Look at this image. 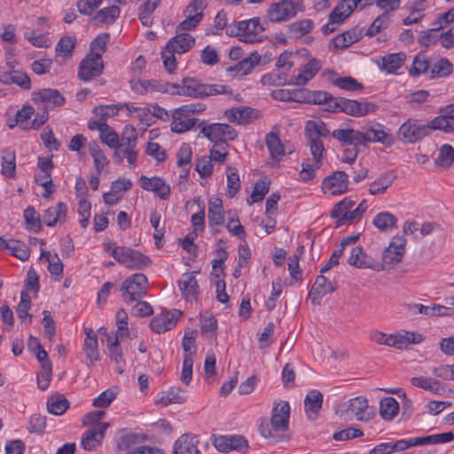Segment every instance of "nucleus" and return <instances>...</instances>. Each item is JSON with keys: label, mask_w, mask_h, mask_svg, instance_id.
<instances>
[{"label": "nucleus", "mask_w": 454, "mask_h": 454, "mask_svg": "<svg viewBox=\"0 0 454 454\" xmlns=\"http://www.w3.org/2000/svg\"><path fill=\"white\" fill-rule=\"evenodd\" d=\"M290 406L286 402H280L275 405L270 423L260 426L261 434L273 441H277L278 433L286 431L289 422Z\"/></svg>", "instance_id": "nucleus-3"}, {"label": "nucleus", "mask_w": 454, "mask_h": 454, "mask_svg": "<svg viewBox=\"0 0 454 454\" xmlns=\"http://www.w3.org/2000/svg\"><path fill=\"white\" fill-rule=\"evenodd\" d=\"M399 409V403L394 397H384L380 402V415L385 420H392Z\"/></svg>", "instance_id": "nucleus-43"}, {"label": "nucleus", "mask_w": 454, "mask_h": 454, "mask_svg": "<svg viewBox=\"0 0 454 454\" xmlns=\"http://www.w3.org/2000/svg\"><path fill=\"white\" fill-rule=\"evenodd\" d=\"M348 263L357 268H369L378 271L384 270L382 264L364 253L361 247L352 248Z\"/></svg>", "instance_id": "nucleus-17"}, {"label": "nucleus", "mask_w": 454, "mask_h": 454, "mask_svg": "<svg viewBox=\"0 0 454 454\" xmlns=\"http://www.w3.org/2000/svg\"><path fill=\"white\" fill-rule=\"evenodd\" d=\"M172 121L170 129L175 133H184L192 129L199 121L196 118H191L188 114H183L180 107L171 111Z\"/></svg>", "instance_id": "nucleus-24"}, {"label": "nucleus", "mask_w": 454, "mask_h": 454, "mask_svg": "<svg viewBox=\"0 0 454 454\" xmlns=\"http://www.w3.org/2000/svg\"><path fill=\"white\" fill-rule=\"evenodd\" d=\"M115 261L129 270H142L151 264L147 255L125 247H115Z\"/></svg>", "instance_id": "nucleus-7"}, {"label": "nucleus", "mask_w": 454, "mask_h": 454, "mask_svg": "<svg viewBox=\"0 0 454 454\" xmlns=\"http://www.w3.org/2000/svg\"><path fill=\"white\" fill-rule=\"evenodd\" d=\"M86 339L84 341V348L86 356L90 361L98 359V340L94 331L90 328L85 329Z\"/></svg>", "instance_id": "nucleus-51"}, {"label": "nucleus", "mask_w": 454, "mask_h": 454, "mask_svg": "<svg viewBox=\"0 0 454 454\" xmlns=\"http://www.w3.org/2000/svg\"><path fill=\"white\" fill-rule=\"evenodd\" d=\"M148 440V436L145 434L128 433L121 435L117 442V449L121 451H129L131 446L145 442Z\"/></svg>", "instance_id": "nucleus-44"}, {"label": "nucleus", "mask_w": 454, "mask_h": 454, "mask_svg": "<svg viewBox=\"0 0 454 454\" xmlns=\"http://www.w3.org/2000/svg\"><path fill=\"white\" fill-rule=\"evenodd\" d=\"M41 256L49 262L48 270L51 275L59 276L62 274L64 266L56 253L52 254L50 251H43Z\"/></svg>", "instance_id": "nucleus-57"}, {"label": "nucleus", "mask_w": 454, "mask_h": 454, "mask_svg": "<svg viewBox=\"0 0 454 454\" xmlns=\"http://www.w3.org/2000/svg\"><path fill=\"white\" fill-rule=\"evenodd\" d=\"M333 138L346 145H364V137L362 131L354 129H337L332 132Z\"/></svg>", "instance_id": "nucleus-27"}, {"label": "nucleus", "mask_w": 454, "mask_h": 454, "mask_svg": "<svg viewBox=\"0 0 454 454\" xmlns=\"http://www.w3.org/2000/svg\"><path fill=\"white\" fill-rule=\"evenodd\" d=\"M139 184L143 189L153 192L162 200H166L169 196L170 187L160 177L153 176L149 178L142 176L139 179Z\"/></svg>", "instance_id": "nucleus-22"}, {"label": "nucleus", "mask_w": 454, "mask_h": 454, "mask_svg": "<svg viewBox=\"0 0 454 454\" xmlns=\"http://www.w3.org/2000/svg\"><path fill=\"white\" fill-rule=\"evenodd\" d=\"M104 437L102 431L88 429L81 438V446L86 451L95 450L101 444Z\"/></svg>", "instance_id": "nucleus-42"}, {"label": "nucleus", "mask_w": 454, "mask_h": 454, "mask_svg": "<svg viewBox=\"0 0 454 454\" xmlns=\"http://www.w3.org/2000/svg\"><path fill=\"white\" fill-rule=\"evenodd\" d=\"M372 223L380 231H388L396 228L397 218L389 212H380L374 216Z\"/></svg>", "instance_id": "nucleus-45"}, {"label": "nucleus", "mask_w": 454, "mask_h": 454, "mask_svg": "<svg viewBox=\"0 0 454 454\" xmlns=\"http://www.w3.org/2000/svg\"><path fill=\"white\" fill-rule=\"evenodd\" d=\"M322 189L325 193L340 195L348 191V175L344 171H335L323 180Z\"/></svg>", "instance_id": "nucleus-14"}, {"label": "nucleus", "mask_w": 454, "mask_h": 454, "mask_svg": "<svg viewBox=\"0 0 454 454\" xmlns=\"http://www.w3.org/2000/svg\"><path fill=\"white\" fill-rule=\"evenodd\" d=\"M382 126L380 123H376L374 126L367 129L365 131H362L364 138V145L367 143H381L385 145H391L394 143L393 137L383 130Z\"/></svg>", "instance_id": "nucleus-29"}, {"label": "nucleus", "mask_w": 454, "mask_h": 454, "mask_svg": "<svg viewBox=\"0 0 454 454\" xmlns=\"http://www.w3.org/2000/svg\"><path fill=\"white\" fill-rule=\"evenodd\" d=\"M228 144H214L213 147L209 151V158L211 160L223 163L225 161L228 156Z\"/></svg>", "instance_id": "nucleus-64"}, {"label": "nucleus", "mask_w": 454, "mask_h": 454, "mask_svg": "<svg viewBox=\"0 0 454 454\" xmlns=\"http://www.w3.org/2000/svg\"><path fill=\"white\" fill-rule=\"evenodd\" d=\"M337 106L340 107V112H343L352 116H358L359 102L356 100L340 98L337 101Z\"/></svg>", "instance_id": "nucleus-63"}, {"label": "nucleus", "mask_w": 454, "mask_h": 454, "mask_svg": "<svg viewBox=\"0 0 454 454\" xmlns=\"http://www.w3.org/2000/svg\"><path fill=\"white\" fill-rule=\"evenodd\" d=\"M129 317L124 309H119L115 314V355L121 356L119 351V341H129L137 336V330L133 327L129 328Z\"/></svg>", "instance_id": "nucleus-12"}, {"label": "nucleus", "mask_w": 454, "mask_h": 454, "mask_svg": "<svg viewBox=\"0 0 454 454\" xmlns=\"http://www.w3.org/2000/svg\"><path fill=\"white\" fill-rule=\"evenodd\" d=\"M321 62L318 59H312L306 65L299 69V73L294 75L289 84L302 86L308 83L320 70Z\"/></svg>", "instance_id": "nucleus-20"}, {"label": "nucleus", "mask_w": 454, "mask_h": 454, "mask_svg": "<svg viewBox=\"0 0 454 454\" xmlns=\"http://www.w3.org/2000/svg\"><path fill=\"white\" fill-rule=\"evenodd\" d=\"M106 416V413L104 410L88 412L82 419V425L90 427V430L102 431V434H105L106 429L111 427L110 422L104 420Z\"/></svg>", "instance_id": "nucleus-25"}, {"label": "nucleus", "mask_w": 454, "mask_h": 454, "mask_svg": "<svg viewBox=\"0 0 454 454\" xmlns=\"http://www.w3.org/2000/svg\"><path fill=\"white\" fill-rule=\"evenodd\" d=\"M103 70L102 57L98 53H88L79 65L77 76L83 82H90L94 77L101 75Z\"/></svg>", "instance_id": "nucleus-11"}, {"label": "nucleus", "mask_w": 454, "mask_h": 454, "mask_svg": "<svg viewBox=\"0 0 454 454\" xmlns=\"http://www.w3.org/2000/svg\"><path fill=\"white\" fill-rule=\"evenodd\" d=\"M405 59L403 52L386 55L382 58V68L387 73H394L403 65Z\"/></svg>", "instance_id": "nucleus-49"}, {"label": "nucleus", "mask_w": 454, "mask_h": 454, "mask_svg": "<svg viewBox=\"0 0 454 454\" xmlns=\"http://www.w3.org/2000/svg\"><path fill=\"white\" fill-rule=\"evenodd\" d=\"M32 100L35 104L44 103L45 107L53 109L65 103V98L55 89H42L32 93Z\"/></svg>", "instance_id": "nucleus-16"}, {"label": "nucleus", "mask_w": 454, "mask_h": 454, "mask_svg": "<svg viewBox=\"0 0 454 454\" xmlns=\"http://www.w3.org/2000/svg\"><path fill=\"white\" fill-rule=\"evenodd\" d=\"M161 0H146L139 8L138 18L145 27H151L153 24L152 14L159 6Z\"/></svg>", "instance_id": "nucleus-48"}, {"label": "nucleus", "mask_w": 454, "mask_h": 454, "mask_svg": "<svg viewBox=\"0 0 454 454\" xmlns=\"http://www.w3.org/2000/svg\"><path fill=\"white\" fill-rule=\"evenodd\" d=\"M395 176L392 173H383L374 182L370 184L369 192L372 195H380L386 192V190L392 184Z\"/></svg>", "instance_id": "nucleus-46"}, {"label": "nucleus", "mask_w": 454, "mask_h": 454, "mask_svg": "<svg viewBox=\"0 0 454 454\" xmlns=\"http://www.w3.org/2000/svg\"><path fill=\"white\" fill-rule=\"evenodd\" d=\"M335 289L336 286L321 274L316 278V281L309 293V297L312 303L319 304L320 299L323 296L333 293Z\"/></svg>", "instance_id": "nucleus-23"}, {"label": "nucleus", "mask_w": 454, "mask_h": 454, "mask_svg": "<svg viewBox=\"0 0 454 454\" xmlns=\"http://www.w3.org/2000/svg\"><path fill=\"white\" fill-rule=\"evenodd\" d=\"M2 174L8 178H12L16 171V156L14 150L5 148L2 151Z\"/></svg>", "instance_id": "nucleus-41"}, {"label": "nucleus", "mask_w": 454, "mask_h": 454, "mask_svg": "<svg viewBox=\"0 0 454 454\" xmlns=\"http://www.w3.org/2000/svg\"><path fill=\"white\" fill-rule=\"evenodd\" d=\"M330 135V130L327 129L325 123L321 121H308L305 124V137L321 139L327 137Z\"/></svg>", "instance_id": "nucleus-40"}, {"label": "nucleus", "mask_w": 454, "mask_h": 454, "mask_svg": "<svg viewBox=\"0 0 454 454\" xmlns=\"http://www.w3.org/2000/svg\"><path fill=\"white\" fill-rule=\"evenodd\" d=\"M265 143L270 152V155L273 160H280L285 154V147L282 144L278 132L274 130L267 134Z\"/></svg>", "instance_id": "nucleus-37"}, {"label": "nucleus", "mask_w": 454, "mask_h": 454, "mask_svg": "<svg viewBox=\"0 0 454 454\" xmlns=\"http://www.w3.org/2000/svg\"><path fill=\"white\" fill-rule=\"evenodd\" d=\"M347 411H350L358 421H369L374 417V412L368 405V401L363 396L350 399L347 404Z\"/></svg>", "instance_id": "nucleus-18"}, {"label": "nucleus", "mask_w": 454, "mask_h": 454, "mask_svg": "<svg viewBox=\"0 0 454 454\" xmlns=\"http://www.w3.org/2000/svg\"><path fill=\"white\" fill-rule=\"evenodd\" d=\"M453 440L454 433L452 432H446L420 437L421 445L444 443Z\"/></svg>", "instance_id": "nucleus-61"}, {"label": "nucleus", "mask_w": 454, "mask_h": 454, "mask_svg": "<svg viewBox=\"0 0 454 454\" xmlns=\"http://www.w3.org/2000/svg\"><path fill=\"white\" fill-rule=\"evenodd\" d=\"M411 383L414 387H420L433 393H439L442 390L440 382L428 377H412L411 379Z\"/></svg>", "instance_id": "nucleus-54"}, {"label": "nucleus", "mask_w": 454, "mask_h": 454, "mask_svg": "<svg viewBox=\"0 0 454 454\" xmlns=\"http://www.w3.org/2000/svg\"><path fill=\"white\" fill-rule=\"evenodd\" d=\"M303 10L301 0H279L269 6L266 18L270 22L280 23L291 20Z\"/></svg>", "instance_id": "nucleus-5"}, {"label": "nucleus", "mask_w": 454, "mask_h": 454, "mask_svg": "<svg viewBox=\"0 0 454 454\" xmlns=\"http://www.w3.org/2000/svg\"><path fill=\"white\" fill-rule=\"evenodd\" d=\"M182 312L177 309L162 312L151 320L150 328L156 333H162L171 330L181 317Z\"/></svg>", "instance_id": "nucleus-15"}, {"label": "nucleus", "mask_w": 454, "mask_h": 454, "mask_svg": "<svg viewBox=\"0 0 454 454\" xmlns=\"http://www.w3.org/2000/svg\"><path fill=\"white\" fill-rule=\"evenodd\" d=\"M67 217V206L63 202H59L56 207L45 210L43 215V222L47 226L52 227L58 223H63Z\"/></svg>", "instance_id": "nucleus-34"}, {"label": "nucleus", "mask_w": 454, "mask_h": 454, "mask_svg": "<svg viewBox=\"0 0 454 454\" xmlns=\"http://www.w3.org/2000/svg\"><path fill=\"white\" fill-rule=\"evenodd\" d=\"M314 27L309 19H303L291 23L287 27V34L290 38L298 39L309 34Z\"/></svg>", "instance_id": "nucleus-39"}, {"label": "nucleus", "mask_w": 454, "mask_h": 454, "mask_svg": "<svg viewBox=\"0 0 454 454\" xmlns=\"http://www.w3.org/2000/svg\"><path fill=\"white\" fill-rule=\"evenodd\" d=\"M307 145L309 147L312 160H306L302 162V169L300 176L302 180H310L315 176V170L320 168L321 161L325 153V147L322 139L306 137Z\"/></svg>", "instance_id": "nucleus-6"}, {"label": "nucleus", "mask_w": 454, "mask_h": 454, "mask_svg": "<svg viewBox=\"0 0 454 454\" xmlns=\"http://www.w3.org/2000/svg\"><path fill=\"white\" fill-rule=\"evenodd\" d=\"M227 175V194L229 197H234L240 189V179L237 168L228 166Z\"/></svg>", "instance_id": "nucleus-53"}, {"label": "nucleus", "mask_w": 454, "mask_h": 454, "mask_svg": "<svg viewBox=\"0 0 454 454\" xmlns=\"http://www.w3.org/2000/svg\"><path fill=\"white\" fill-rule=\"evenodd\" d=\"M432 126L444 132L454 131V104L447 106L443 114L432 120Z\"/></svg>", "instance_id": "nucleus-32"}, {"label": "nucleus", "mask_w": 454, "mask_h": 454, "mask_svg": "<svg viewBox=\"0 0 454 454\" xmlns=\"http://www.w3.org/2000/svg\"><path fill=\"white\" fill-rule=\"evenodd\" d=\"M207 4L206 0H192L184 10V15L194 16L202 20Z\"/></svg>", "instance_id": "nucleus-62"}, {"label": "nucleus", "mask_w": 454, "mask_h": 454, "mask_svg": "<svg viewBox=\"0 0 454 454\" xmlns=\"http://www.w3.org/2000/svg\"><path fill=\"white\" fill-rule=\"evenodd\" d=\"M361 33L356 28L348 30L333 39L335 47L345 49L360 39Z\"/></svg>", "instance_id": "nucleus-50"}, {"label": "nucleus", "mask_w": 454, "mask_h": 454, "mask_svg": "<svg viewBox=\"0 0 454 454\" xmlns=\"http://www.w3.org/2000/svg\"><path fill=\"white\" fill-rule=\"evenodd\" d=\"M9 252L11 254L23 262L28 260L30 257V249L28 247L17 239H12V245L11 246Z\"/></svg>", "instance_id": "nucleus-60"}, {"label": "nucleus", "mask_w": 454, "mask_h": 454, "mask_svg": "<svg viewBox=\"0 0 454 454\" xmlns=\"http://www.w3.org/2000/svg\"><path fill=\"white\" fill-rule=\"evenodd\" d=\"M264 30L265 27L261 23L260 18L255 17L230 24L227 27L226 35L239 37L240 41L247 43H254L261 42V35Z\"/></svg>", "instance_id": "nucleus-2"}, {"label": "nucleus", "mask_w": 454, "mask_h": 454, "mask_svg": "<svg viewBox=\"0 0 454 454\" xmlns=\"http://www.w3.org/2000/svg\"><path fill=\"white\" fill-rule=\"evenodd\" d=\"M185 401L182 395V390L179 387H170L167 391H163L160 394L156 399V403L162 406H168L171 403H182Z\"/></svg>", "instance_id": "nucleus-47"}, {"label": "nucleus", "mask_w": 454, "mask_h": 454, "mask_svg": "<svg viewBox=\"0 0 454 454\" xmlns=\"http://www.w3.org/2000/svg\"><path fill=\"white\" fill-rule=\"evenodd\" d=\"M147 278L142 273L129 276L122 284L121 291L126 302L141 299L146 293Z\"/></svg>", "instance_id": "nucleus-9"}, {"label": "nucleus", "mask_w": 454, "mask_h": 454, "mask_svg": "<svg viewBox=\"0 0 454 454\" xmlns=\"http://www.w3.org/2000/svg\"><path fill=\"white\" fill-rule=\"evenodd\" d=\"M261 57L256 53H251L248 57L236 63L233 67L228 68L231 73H236L239 75L249 74L253 68L260 63Z\"/></svg>", "instance_id": "nucleus-35"}, {"label": "nucleus", "mask_w": 454, "mask_h": 454, "mask_svg": "<svg viewBox=\"0 0 454 454\" xmlns=\"http://www.w3.org/2000/svg\"><path fill=\"white\" fill-rule=\"evenodd\" d=\"M436 129L432 126V121L422 125L416 120L409 119L400 126L397 134L404 143L413 144L427 137L431 130Z\"/></svg>", "instance_id": "nucleus-8"}, {"label": "nucleus", "mask_w": 454, "mask_h": 454, "mask_svg": "<svg viewBox=\"0 0 454 454\" xmlns=\"http://www.w3.org/2000/svg\"><path fill=\"white\" fill-rule=\"evenodd\" d=\"M171 94L191 98H205L231 93V90L223 84H204L198 80L184 78L182 85L171 83Z\"/></svg>", "instance_id": "nucleus-1"}, {"label": "nucleus", "mask_w": 454, "mask_h": 454, "mask_svg": "<svg viewBox=\"0 0 454 454\" xmlns=\"http://www.w3.org/2000/svg\"><path fill=\"white\" fill-rule=\"evenodd\" d=\"M406 239L402 236H395L389 246L382 253V266H393L401 262L405 252Z\"/></svg>", "instance_id": "nucleus-13"}, {"label": "nucleus", "mask_w": 454, "mask_h": 454, "mask_svg": "<svg viewBox=\"0 0 454 454\" xmlns=\"http://www.w3.org/2000/svg\"><path fill=\"white\" fill-rule=\"evenodd\" d=\"M69 402L62 395H52L48 399L47 408L54 415L63 414L68 408Z\"/></svg>", "instance_id": "nucleus-52"}, {"label": "nucleus", "mask_w": 454, "mask_h": 454, "mask_svg": "<svg viewBox=\"0 0 454 454\" xmlns=\"http://www.w3.org/2000/svg\"><path fill=\"white\" fill-rule=\"evenodd\" d=\"M224 116L231 122L247 125L258 118V111L249 106H238L225 110Z\"/></svg>", "instance_id": "nucleus-19"}, {"label": "nucleus", "mask_w": 454, "mask_h": 454, "mask_svg": "<svg viewBox=\"0 0 454 454\" xmlns=\"http://www.w3.org/2000/svg\"><path fill=\"white\" fill-rule=\"evenodd\" d=\"M354 0H342L330 13L329 20L332 24L340 23L349 16L354 8Z\"/></svg>", "instance_id": "nucleus-38"}, {"label": "nucleus", "mask_w": 454, "mask_h": 454, "mask_svg": "<svg viewBox=\"0 0 454 454\" xmlns=\"http://www.w3.org/2000/svg\"><path fill=\"white\" fill-rule=\"evenodd\" d=\"M178 286L186 300L195 299L199 294V286L192 272L183 274Z\"/></svg>", "instance_id": "nucleus-30"}, {"label": "nucleus", "mask_w": 454, "mask_h": 454, "mask_svg": "<svg viewBox=\"0 0 454 454\" xmlns=\"http://www.w3.org/2000/svg\"><path fill=\"white\" fill-rule=\"evenodd\" d=\"M323 395L320 391L313 389L309 391L304 400V408L309 419H315L322 408Z\"/></svg>", "instance_id": "nucleus-31"}, {"label": "nucleus", "mask_w": 454, "mask_h": 454, "mask_svg": "<svg viewBox=\"0 0 454 454\" xmlns=\"http://www.w3.org/2000/svg\"><path fill=\"white\" fill-rule=\"evenodd\" d=\"M454 160V149L450 145H443L441 146L435 163L438 166L449 168Z\"/></svg>", "instance_id": "nucleus-58"}, {"label": "nucleus", "mask_w": 454, "mask_h": 454, "mask_svg": "<svg viewBox=\"0 0 454 454\" xmlns=\"http://www.w3.org/2000/svg\"><path fill=\"white\" fill-rule=\"evenodd\" d=\"M270 190V183L266 181H258L255 183L254 190L247 199V203L252 205L263 200L266 193Z\"/></svg>", "instance_id": "nucleus-59"}, {"label": "nucleus", "mask_w": 454, "mask_h": 454, "mask_svg": "<svg viewBox=\"0 0 454 454\" xmlns=\"http://www.w3.org/2000/svg\"><path fill=\"white\" fill-rule=\"evenodd\" d=\"M200 133L214 144H227L238 137L236 129L226 123H211L204 125Z\"/></svg>", "instance_id": "nucleus-10"}, {"label": "nucleus", "mask_w": 454, "mask_h": 454, "mask_svg": "<svg viewBox=\"0 0 454 454\" xmlns=\"http://www.w3.org/2000/svg\"><path fill=\"white\" fill-rule=\"evenodd\" d=\"M24 218L27 228L37 233L42 229L41 219L39 214L31 206L24 210Z\"/></svg>", "instance_id": "nucleus-55"}, {"label": "nucleus", "mask_w": 454, "mask_h": 454, "mask_svg": "<svg viewBox=\"0 0 454 454\" xmlns=\"http://www.w3.org/2000/svg\"><path fill=\"white\" fill-rule=\"evenodd\" d=\"M224 216L223 201L218 197H213L208 203V223L211 228L223 224Z\"/></svg>", "instance_id": "nucleus-33"}, {"label": "nucleus", "mask_w": 454, "mask_h": 454, "mask_svg": "<svg viewBox=\"0 0 454 454\" xmlns=\"http://www.w3.org/2000/svg\"><path fill=\"white\" fill-rule=\"evenodd\" d=\"M423 340V336L419 333L404 332L403 333L388 334L386 346L404 349L410 344L420 343Z\"/></svg>", "instance_id": "nucleus-21"}, {"label": "nucleus", "mask_w": 454, "mask_h": 454, "mask_svg": "<svg viewBox=\"0 0 454 454\" xmlns=\"http://www.w3.org/2000/svg\"><path fill=\"white\" fill-rule=\"evenodd\" d=\"M195 44V38L187 34L177 32L176 35L169 39L166 44V49L182 54L187 52Z\"/></svg>", "instance_id": "nucleus-28"}, {"label": "nucleus", "mask_w": 454, "mask_h": 454, "mask_svg": "<svg viewBox=\"0 0 454 454\" xmlns=\"http://www.w3.org/2000/svg\"><path fill=\"white\" fill-rule=\"evenodd\" d=\"M199 440L195 435L182 434L174 443L173 454H201L198 449Z\"/></svg>", "instance_id": "nucleus-26"}, {"label": "nucleus", "mask_w": 454, "mask_h": 454, "mask_svg": "<svg viewBox=\"0 0 454 454\" xmlns=\"http://www.w3.org/2000/svg\"><path fill=\"white\" fill-rule=\"evenodd\" d=\"M137 130L131 125L124 127L121 137L115 133V158L121 160L126 158L131 168L135 167L137 159Z\"/></svg>", "instance_id": "nucleus-4"}, {"label": "nucleus", "mask_w": 454, "mask_h": 454, "mask_svg": "<svg viewBox=\"0 0 454 454\" xmlns=\"http://www.w3.org/2000/svg\"><path fill=\"white\" fill-rule=\"evenodd\" d=\"M88 128L90 130H98L101 141L110 148H114V131L107 123L104 122V120L90 121L88 123Z\"/></svg>", "instance_id": "nucleus-36"}, {"label": "nucleus", "mask_w": 454, "mask_h": 454, "mask_svg": "<svg viewBox=\"0 0 454 454\" xmlns=\"http://www.w3.org/2000/svg\"><path fill=\"white\" fill-rule=\"evenodd\" d=\"M452 64L445 58L435 61L431 69V77H446L452 72Z\"/></svg>", "instance_id": "nucleus-56"}]
</instances>
